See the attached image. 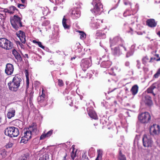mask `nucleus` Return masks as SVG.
I'll return each instance as SVG.
<instances>
[{
    "instance_id": "1",
    "label": "nucleus",
    "mask_w": 160,
    "mask_h": 160,
    "mask_svg": "<svg viewBox=\"0 0 160 160\" xmlns=\"http://www.w3.org/2000/svg\"><path fill=\"white\" fill-rule=\"evenodd\" d=\"M39 131L37 127L36 123H33L30 125L28 128L24 130V138H26L27 140H29L31 139L32 136H36L38 134Z\"/></svg>"
},
{
    "instance_id": "2",
    "label": "nucleus",
    "mask_w": 160,
    "mask_h": 160,
    "mask_svg": "<svg viewBox=\"0 0 160 160\" xmlns=\"http://www.w3.org/2000/svg\"><path fill=\"white\" fill-rule=\"evenodd\" d=\"M22 81L20 75L17 74L15 75L12 81L8 83L9 89L13 92L17 91L20 86Z\"/></svg>"
},
{
    "instance_id": "3",
    "label": "nucleus",
    "mask_w": 160,
    "mask_h": 160,
    "mask_svg": "<svg viewBox=\"0 0 160 160\" xmlns=\"http://www.w3.org/2000/svg\"><path fill=\"white\" fill-rule=\"evenodd\" d=\"M5 135L10 138L17 137L19 134L18 129L14 127H9L4 130Z\"/></svg>"
},
{
    "instance_id": "4",
    "label": "nucleus",
    "mask_w": 160,
    "mask_h": 160,
    "mask_svg": "<svg viewBox=\"0 0 160 160\" xmlns=\"http://www.w3.org/2000/svg\"><path fill=\"white\" fill-rule=\"evenodd\" d=\"M22 19L17 15H15L10 19L11 23L15 30H18L19 27H22Z\"/></svg>"
},
{
    "instance_id": "5",
    "label": "nucleus",
    "mask_w": 160,
    "mask_h": 160,
    "mask_svg": "<svg viewBox=\"0 0 160 160\" xmlns=\"http://www.w3.org/2000/svg\"><path fill=\"white\" fill-rule=\"evenodd\" d=\"M92 4L94 5L93 9L91 10L92 12L97 15L103 10V5L99 0H93Z\"/></svg>"
},
{
    "instance_id": "6",
    "label": "nucleus",
    "mask_w": 160,
    "mask_h": 160,
    "mask_svg": "<svg viewBox=\"0 0 160 160\" xmlns=\"http://www.w3.org/2000/svg\"><path fill=\"white\" fill-rule=\"evenodd\" d=\"M0 47L6 50H9L13 47V44L10 41L5 38H0Z\"/></svg>"
},
{
    "instance_id": "7",
    "label": "nucleus",
    "mask_w": 160,
    "mask_h": 160,
    "mask_svg": "<svg viewBox=\"0 0 160 160\" xmlns=\"http://www.w3.org/2000/svg\"><path fill=\"white\" fill-rule=\"evenodd\" d=\"M138 118L141 123H146L150 121L151 116L149 112H146L139 114L138 115Z\"/></svg>"
},
{
    "instance_id": "8",
    "label": "nucleus",
    "mask_w": 160,
    "mask_h": 160,
    "mask_svg": "<svg viewBox=\"0 0 160 160\" xmlns=\"http://www.w3.org/2000/svg\"><path fill=\"white\" fill-rule=\"evenodd\" d=\"M142 142L144 147H151L153 142L149 136L146 134L143 136Z\"/></svg>"
},
{
    "instance_id": "9",
    "label": "nucleus",
    "mask_w": 160,
    "mask_h": 160,
    "mask_svg": "<svg viewBox=\"0 0 160 160\" xmlns=\"http://www.w3.org/2000/svg\"><path fill=\"white\" fill-rule=\"evenodd\" d=\"M160 132V127L158 125L154 124L150 128V133L151 135H158L159 134Z\"/></svg>"
},
{
    "instance_id": "10",
    "label": "nucleus",
    "mask_w": 160,
    "mask_h": 160,
    "mask_svg": "<svg viewBox=\"0 0 160 160\" xmlns=\"http://www.w3.org/2000/svg\"><path fill=\"white\" fill-rule=\"evenodd\" d=\"M90 61L87 59H84L82 60L81 63V66L82 70L86 71L90 66Z\"/></svg>"
},
{
    "instance_id": "11",
    "label": "nucleus",
    "mask_w": 160,
    "mask_h": 160,
    "mask_svg": "<svg viewBox=\"0 0 160 160\" xmlns=\"http://www.w3.org/2000/svg\"><path fill=\"white\" fill-rule=\"evenodd\" d=\"M120 47H122V45L120 44L119 46L111 49L112 53L113 55L115 56H119L122 54V49L120 48Z\"/></svg>"
},
{
    "instance_id": "12",
    "label": "nucleus",
    "mask_w": 160,
    "mask_h": 160,
    "mask_svg": "<svg viewBox=\"0 0 160 160\" xmlns=\"http://www.w3.org/2000/svg\"><path fill=\"white\" fill-rule=\"evenodd\" d=\"M71 15V17L73 19H77L80 16V12L78 9H72Z\"/></svg>"
},
{
    "instance_id": "13",
    "label": "nucleus",
    "mask_w": 160,
    "mask_h": 160,
    "mask_svg": "<svg viewBox=\"0 0 160 160\" xmlns=\"http://www.w3.org/2000/svg\"><path fill=\"white\" fill-rule=\"evenodd\" d=\"M14 71L13 66L12 64L8 63L6 65L5 69V73L8 75H10L12 74Z\"/></svg>"
},
{
    "instance_id": "14",
    "label": "nucleus",
    "mask_w": 160,
    "mask_h": 160,
    "mask_svg": "<svg viewBox=\"0 0 160 160\" xmlns=\"http://www.w3.org/2000/svg\"><path fill=\"white\" fill-rule=\"evenodd\" d=\"M87 110L88 115L91 118L94 119H98L96 113L93 110L92 108H88L87 109Z\"/></svg>"
},
{
    "instance_id": "15",
    "label": "nucleus",
    "mask_w": 160,
    "mask_h": 160,
    "mask_svg": "<svg viewBox=\"0 0 160 160\" xmlns=\"http://www.w3.org/2000/svg\"><path fill=\"white\" fill-rule=\"evenodd\" d=\"M17 36L18 37L21 42L25 43L26 42V36L25 33L23 31L20 30L16 33Z\"/></svg>"
},
{
    "instance_id": "16",
    "label": "nucleus",
    "mask_w": 160,
    "mask_h": 160,
    "mask_svg": "<svg viewBox=\"0 0 160 160\" xmlns=\"http://www.w3.org/2000/svg\"><path fill=\"white\" fill-rule=\"evenodd\" d=\"M147 25L149 27L153 28L156 27L157 25V23L153 19H150L147 20L146 21Z\"/></svg>"
},
{
    "instance_id": "17",
    "label": "nucleus",
    "mask_w": 160,
    "mask_h": 160,
    "mask_svg": "<svg viewBox=\"0 0 160 160\" xmlns=\"http://www.w3.org/2000/svg\"><path fill=\"white\" fill-rule=\"evenodd\" d=\"M12 53L18 62H20L22 60V58L20 54L15 49H13L12 51Z\"/></svg>"
},
{
    "instance_id": "18",
    "label": "nucleus",
    "mask_w": 160,
    "mask_h": 160,
    "mask_svg": "<svg viewBox=\"0 0 160 160\" xmlns=\"http://www.w3.org/2000/svg\"><path fill=\"white\" fill-rule=\"evenodd\" d=\"M144 102L148 106H151L152 104V102L151 97L147 95L145 97Z\"/></svg>"
},
{
    "instance_id": "19",
    "label": "nucleus",
    "mask_w": 160,
    "mask_h": 160,
    "mask_svg": "<svg viewBox=\"0 0 160 160\" xmlns=\"http://www.w3.org/2000/svg\"><path fill=\"white\" fill-rule=\"evenodd\" d=\"M15 110L13 108H10L7 113V116L9 119H10L13 117L15 115Z\"/></svg>"
},
{
    "instance_id": "20",
    "label": "nucleus",
    "mask_w": 160,
    "mask_h": 160,
    "mask_svg": "<svg viewBox=\"0 0 160 160\" xmlns=\"http://www.w3.org/2000/svg\"><path fill=\"white\" fill-rule=\"evenodd\" d=\"M156 83H153L150 87L148 88L147 90V92L148 93H152V95L155 96V94L153 92V90L156 88Z\"/></svg>"
},
{
    "instance_id": "21",
    "label": "nucleus",
    "mask_w": 160,
    "mask_h": 160,
    "mask_svg": "<svg viewBox=\"0 0 160 160\" xmlns=\"http://www.w3.org/2000/svg\"><path fill=\"white\" fill-rule=\"evenodd\" d=\"M112 64V62L108 60L107 61H102L101 64L102 67L104 68H108Z\"/></svg>"
},
{
    "instance_id": "22",
    "label": "nucleus",
    "mask_w": 160,
    "mask_h": 160,
    "mask_svg": "<svg viewBox=\"0 0 160 160\" xmlns=\"http://www.w3.org/2000/svg\"><path fill=\"white\" fill-rule=\"evenodd\" d=\"M45 95V94L43 93V89H42V95L38 97V102L39 104H41L44 101Z\"/></svg>"
},
{
    "instance_id": "23",
    "label": "nucleus",
    "mask_w": 160,
    "mask_h": 160,
    "mask_svg": "<svg viewBox=\"0 0 160 160\" xmlns=\"http://www.w3.org/2000/svg\"><path fill=\"white\" fill-rule=\"evenodd\" d=\"M138 87L137 85H135L132 87L131 92L133 95H136L138 92Z\"/></svg>"
},
{
    "instance_id": "24",
    "label": "nucleus",
    "mask_w": 160,
    "mask_h": 160,
    "mask_svg": "<svg viewBox=\"0 0 160 160\" xmlns=\"http://www.w3.org/2000/svg\"><path fill=\"white\" fill-rule=\"evenodd\" d=\"M25 74L26 78V88L27 89L29 86V72L27 70H25Z\"/></svg>"
},
{
    "instance_id": "25",
    "label": "nucleus",
    "mask_w": 160,
    "mask_h": 160,
    "mask_svg": "<svg viewBox=\"0 0 160 160\" xmlns=\"http://www.w3.org/2000/svg\"><path fill=\"white\" fill-rule=\"evenodd\" d=\"M118 160H126V157L124 155L122 152L121 150H119L118 157Z\"/></svg>"
},
{
    "instance_id": "26",
    "label": "nucleus",
    "mask_w": 160,
    "mask_h": 160,
    "mask_svg": "<svg viewBox=\"0 0 160 160\" xmlns=\"http://www.w3.org/2000/svg\"><path fill=\"white\" fill-rule=\"evenodd\" d=\"M67 19L65 18V16H64L62 20V24L65 29H69L70 26L66 23Z\"/></svg>"
},
{
    "instance_id": "27",
    "label": "nucleus",
    "mask_w": 160,
    "mask_h": 160,
    "mask_svg": "<svg viewBox=\"0 0 160 160\" xmlns=\"http://www.w3.org/2000/svg\"><path fill=\"white\" fill-rule=\"evenodd\" d=\"M9 13L10 14H12L14 13V11L16 10L18 11V10L16 7L13 6H11L9 8Z\"/></svg>"
},
{
    "instance_id": "28",
    "label": "nucleus",
    "mask_w": 160,
    "mask_h": 160,
    "mask_svg": "<svg viewBox=\"0 0 160 160\" xmlns=\"http://www.w3.org/2000/svg\"><path fill=\"white\" fill-rule=\"evenodd\" d=\"M30 156L29 153H26L23 155L21 156L19 158V160H26Z\"/></svg>"
},
{
    "instance_id": "29",
    "label": "nucleus",
    "mask_w": 160,
    "mask_h": 160,
    "mask_svg": "<svg viewBox=\"0 0 160 160\" xmlns=\"http://www.w3.org/2000/svg\"><path fill=\"white\" fill-rule=\"evenodd\" d=\"M120 39L118 37H115L111 42V46H113L115 45L116 44L118 43V41H119Z\"/></svg>"
},
{
    "instance_id": "30",
    "label": "nucleus",
    "mask_w": 160,
    "mask_h": 160,
    "mask_svg": "<svg viewBox=\"0 0 160 160\" xmlns=\"http://www.w3.org/2000/svg\"><path fill=\"white\" fill-rule=\"evenodd\" d=\"M77 32H79L80 34V38L81 39H84L86 37V34L83 31H80L79 30H78Z\"/></svg>"
},
{
    "instance_id": "31",
    "label": "nucleus",
    "mask_w": 160,
    "mask_h": 160,
    "mask_svg": "<svg viewBox=\"0 0 160 160\" xmlns=\"http://www.w3.org/2000/svg\"><path fill=\"white\" fill-rule=\"evenodd\" d=\"M0 154L2 158H5L7 155V152L4 149H0Z\"/></svg>"
},
{
    "instance_id": "32",
    "label": "nucleus",
    "mask_w": 160,
    "mask_h": 160,
    "mask_svg": "<svg viewBox=\"0 0 160 160\" xmlns=\"http://www.w3.org/2000/svg\"><path fill=\"white\" fill-rule=\"evenodd\" d=\"M49 159V155L47 153H45L40 157L39 160H47Z\"/></svg>"
},
{
    "instance_id": "33",
    "label": "nucleus",
    "mask_w": 160,
    "mask_h": 160,
    "mask_svg": "<svg viewBox=\"0 0 160 160\" xmlns=\"http://www.w3.org/2000/svg\"><path fill=\"white\" fill-rule=\"evenodd\" d=\"M97 152L98 153V156L95 160H100L99 159L101 158L102 157V150L99 149L98 150Z\"/></svg>"
},
{
    "instance_id": "34",
    "label": "nucleus",
    "mask_w": 160,
    "mask_h": 160,
    "mask_svg": "<svg viewBox=\"0 0 160 160\" xmlns=\"http://www.w3.org/2000/svg\"><path fill=\"white\" fill-rule=\"evenodd\" d=\"M33 42L34 43L37 44L38 45V46L40 47L42 49H44L45 48L42 45V43L40 42L37 41L35 40H33Z\"/></svg>"
},
{
    "instance_id": "35",
    "label": "nucleus",
    "mask_w": 160,
    "mask_h": 160,
    "mask_svg": "<svg viewBox=\"0 0 160 160\" xmlns=\"http://www.w3.org/2000/svg\"><path fill=\"white\" fill-rule=\"evenodd\" d=\"M77 150L74 152L73 151H72L70 155L72 160H74L76 156Z\"/></svg>"
},
{
    "instance_id": "36",
    "label": "nucleus",
    "mask_w": 160,
    "mask_h": 160,
    "mask_svg": "<svg viewBox=\"0 0 160 160\" xmlns=\"http://www.w3.org/2000/svg\"><path fill=\"white\" fill-rule=\"evenodd\" d=\"M160 76V68L158 70L157 72L154 75L153 77L158 78Z\"/></svg>"
},
{
    "instance_id": "37",
    "label": "nucleus",
    "mask_w": 160,
    "mask_h": 160,
    "mask_svg": "<svg viewBox=\"0 0 160 160\" xmlns=\"http://www.w3.org/2000/svg\"><path fill=\"white\" fill-rule=\"evenodd\" d=\"M28 141V140H27L26 138H24V136H22V139L20 141V143H26Z\"/></svg>"
},
{
    "instance_id": "38",
    "label": "nucleus",
    "mask_w": 160,
    "mask_h": 160,
    "mask_svg": "<svg viewBox=\"0 0 160 160\" xmlns=\"http://www.w3.org/2000/svg\"><path fill=\"white\" fill-rule=\"evenodd\" d=\"M58 85L60 87H62L64 85V83L62 79H58Z\"/></svg>"
},
{
    "instance_id": "39",
    "label": "nucleus",
    "mask_w": 160,
    "mask_h": 160,
    "mask_svg": "<svg viewBox=\"0 0 160 160\" xmlns=\"http://www.w3.org/2000/svg\"><path fill=\"white\" fill-rule=\"evenodd\" d=\"M149 60V58L147 56H146L144 57L142 60V63L143 64H145L147 63V62H148Z\"/></svg>"
},
{
    "instance_id": "40",
    "label": "nucleus",
    "mask_w": 160,
    "mask_h": 160,
    "mask_svg": "<svg viewBox=\"0 0 160 160\" xmlns=\"http://www.w3.org/2000/svg\"><path fill=\"white\" fill-rule=\"evenodd\" d=\"M53 130L51 129L47 133H45L46 136L47 137H48L50 136L53 133Z\"/></svg>"
},
{
    "instance_id": "41",
    "label": "nucleus",
    "mask_w": 160,
    "mask_h": 160,
    "mask_svg": "<svg viewBox=\"0 0 160 160\" xmlns=\"http://www.w3.org/2000/svg\"><path fill=\"white\" fill-rule=\"evenodd\" d=\"M13 145V144L11 142H9L6 146V148H12Z\"/></svg>"
},
{
    "instance_id": "42",
    "label": "nucleus",
    "mask_w": 160,
    "mask_h": 160,
    "mask_svg": "<svg viewBox=\"0 0 160 160\" xmlns=\"http://www.w3.org/2000/svg\"><path fill=\"white\" fill-rule=\"evenodd\" d=\"M46 138H47L45 133H42L40 136V140H43Z\"/></svg>"
},
{
    "instance_id": "43",
    "label": "nucleus",
    "mask_w": 160,
    "mask_h": 160,
    "mask_svg": "<svg viewBox=\"0 0 160 160\" xmlns=\"http://www.w3.org/2000/svg\"><path fill=\"white\" fill-rule=\"evenodd\" d=\"M96 35L97 36L101 37L104 35V33H102L100 31H97L96 33Z\"/></svg>"
},
{
    "instance_id": "44",
    "label": "nucleus",
    "mask_w": 160,
    "mask_h": 160,
    "mask_svg": "<svg viewBox=\"0 0 160 160\" xmlns=\"http://www.w3.org/2000/svg\"><path fill=\"white\" fill-rule=\"evenodd\" d=\"M33 92H31L29 94V100L30 101H31L32 99V98L33 97Z\"/></svg>"
},
{
    "instance_id": "45",
    "label": "nucleus",
    "mask_w": 160,
    "mask_h": 160,
    "mask_svg": "<svg viewBox=\"0 0 160 160\" xmlns=\"http://www.w3.org/2000/svg\"><path fill=\"white\" fill-rule=\"evenodd\" d=\"M50 23V21L48 20H46L43 23L42 25L43 26H46L48 25Z\"/></svg>"
},
{
    "instance_id": "46",
    "label": "nucleus",
    "mask_w": 160,
    "mask_h": 160,
    "mask_svg": "<svg viewBox=\"0 0 160 160\" xmlns=\"http://www.w3.org/2000/svg\"><path fill=\"white\" fill-rule=\"evenodd\" d=\"M25 5L24 4H18V7L20 8H24Z\"/></svg>"
},
{
    "instance_id": "47",
    "label": "nucleus",
    "mask_w": 160,
    "mask_h": 160,
    "mask_svg": "<svg viewBox=\"0 0 160 160\" xmlns=\"http://www.w3.org/2000/svg\"><path fill=\"white\" fill-rule=\"evenodd\" d=\"M133 54V52L132 51L128 52L127 53V57H129L130 56L132 55Z\"/></svg>"
},
{
    "instance_id": "48",
    "label": "nucleus",
    "mask_w": 160,
    "mask_h": 160,
    "mask_svg": "<svg viewBox=\"0 0 160 160\" xmlns=\"http://www.w3.org/2000/svg\"><path fill=\"white\" fill-rule=\"evenodd\" d=\"M16 43L17 45H19V46L21 48H22V46H23V44L22 43H21L19 41H17L16 42Z\"/></svg>"
},
{
    "instance_id": "49",
    "label": "nucleus",
    "mask_w": 160,
    "mask_h": 160,
    "mask_svg": "<svg viewBox=\"0 0 160 160\" xmlns=\"http://www.w3.org/2000/svg\"><path fill=\"white\" fill-rule=\"evenodd\" d=\"M129 11L128 10L126 11L124 13L123 15L125 17H126L127 16H129V15H128L127 14L129 13Z\"/></svg>"
},
{
    "instance_id": "50",
    "label": "nucleus",
    "mask_w": 160,
    "mask_h": 160,
    "mask_svg": "<svg viewBox=\"0 0 160 160\" xmlns=\"http://www.w3.org/2000/svg\"><path fill=\"white\" fill-rule=\"evenodd\" d=\"M154 55L157 58H158L156 59V61H160V57H159V55L158 54H156Z\"/></svg>"
},
{
    "instance_id": "51",
    "label": "nucleus",
    "mask_w": 160,
    "mask_h": 160,
    "mask_svg": "<svg viewBox=\"0 0 160 160\" xmlns=\"http://www.w3.org/2000/svg\"><path fill=\"white\" fill-rule=\"evenodd\" d=\"M82 160L85 158H88L87 157V155H86L85 154V153H84V154H83L82 155Z\"/></svg>"
},
{
    "instance_id": "52",
    "label": "nucleus",
    "mask_w": 160,
    "mask_h": 160,
    "mask_svg": "<svg viewBox=\"0 0 160 160\" xmlns=\"http://www.w3.org/2000/svg\"><path fill=\"white\" fill-rule=\"evenodd\" d=\"M135 19V17L134 16H133V17H132L131 20V23L133 22H134Z\"/></svg>"
},
{
    "instance_id": "53",
    "label": "nucleus",
    "mask_w": 160,
    "mask_h": 160,
    "mask_svg": "<svg viewBox=\"0 0 160 160\" xmlns=\"http://www.w3.org/2000/svg\"><path fill=\"white\" fill-rule=\"evenodd\" d=\"M3 12H5V13L7 12V13H9V9L4 8L3 10Z\"/></svg>"
},
{
    "instance_id": "54",
    "label": "nucleus",
    "mask_w": 160,
    "mask_h": 160,
    "mask_svg": "<svg viewBox=\"0 0 160 160\" xmlns=\"http://www.w3.org/2000/svg\"><path fill=\"white\" fill-rule=\"evenodd\" d=\"M67 156V153L66 152H65L62 160H66V158Z\"/></svg>"
},
{
    "instance_id": "55",
    "label": "nucleus",
    "mask_w": 160,
    "mask_h": 160,
    "mask_svg": "<svg viewBox=\"0 0 160 160\" xmlns=\"http://www.w3.org/2000/svg\"><path fill=\"white\" fill-rule=\"evenodd\" d=\"M156 60V58H150V60L149 61V62H152V60Z\"/></svg>"
},
{
    "instance_id": "56",
    "label": "nucleus",
    "mask_w": 160,
    "mask_h": 160,
    "mask_svg": "<svg viewBox=\"0 0 160 160\" xmlns=\"http://www.w3.org/2000/svg\"><path fill=\"white\" fill-rule=\"evenodd\" d=\"M130 65V63L128 62H126V63H125V65L126 66H129Z\"/></svg>"
},
{
    "instance_id": "57",
    "label": "nucleus",
    "mask_w": 160,
    "mask_h": 160,
    "mask_svg": "<svg viewBox=\"0 0 160 160\" xmlns=\"http://www.w3.org/2000/svg\"><path fill=\"white\" fill-rule=\"evenodd\" d=\"M75 145H73L72 146V151H73L74 152V150H75Z\"/></svg>"
},
{
    "instance_id": "58",
    "label": "nucleus",
    "mask_w": 160,
    "mask_h": 160,
    "mask_svg": "<svg viewBox=\"0 0 160 160\" xmlns=\"http://www.w3.org/2000/svg\"><path fill=\"white\" fill-rule=\"evenodd\" d=\"M157 34L160 38V31L158 32Z\"/></svg>"
},
{
    "instance_id": "59",
    "label": "nucleus",
    "mask_w": 160,
    "mask_h": 160,
    "mask_svg": "<svg viewBox=\"0 0 160 160\" xmlns=\"http://www.w3.org/2000/svg\"><path fill=\"white\" fill-rule=\"evenodd\" d=\"M24 56L25 58H29L28 55L27 54H25L24 55Z\"/></svg>"
},
{
    "instance_id": "60",
    "label": "nucleus",
    "mask_w": 160,
    "mask_h": 160,
    "mask_svg": "<svg viewBox=\"0 0 160 160\" xmlns=\"http://www.w3.org/2000/svg\"><path fill=\"white\" fill-rule=\"evenodd\" d=\"M57 7H55L53 8V9L54 11H56L57 10Z\"/></svg>"
},
{
    "instance_id": "61",
    "label": "nucleus",
    "mask_w": 160,
    "mask_h": 160,
    "mask_svg": "<svg viewBox=\"0 0 160 160\" xmlns=\"http://www.w3.org/2000/svg\"><path fill=\"white\" fill-rule=\"evenodd\" d=\"M22 3H25L26 0H21Z\"/></svg>"
},
{
    "instance_id": "62",
    "label": "nucleus",
    "mask_w": 160,
    "mask_h": 160,
    "mask_svg": "<svg viewBox=\"0 0 160 160\" xmlns=\"http://www.w3.org/2000/svg\"><path fill=\"white\" fill-rule=\"evenodd\" d=\"M116 89V88H114V89H113L112 90H111V91L108 92V93H109L110 92H112L113 90H115V89Z\"/></svg>"
},
{
    "instance_id": "63",
    "label": "nucleus",
    "mask_w": 160,
    "mask_h": 160,
    "mask_svg": "<svg viewBox=\"0 0 160 160\" xmlns=\"http://www.w3.org/2000/svg\"><path fill=\"white\" fill-rule=\"evenodd\" d=\"M82 160H89V159L88 158H87L83 159Z\"/></svg>"
},
{
    "instance_id": "64",
    "label": "nucleus",
    "mask_w": 160,
    "mask_h": 160,
    "mask_svg": "<svg viewBox=\"0 0 160 160\" xmlns=\"http://www.w3.org/2000/svg\"><path fill=\"white\" fill-rule=\"evenodd\" d=\"M124 4L125 5H127V4H128V3H127L126 2H124Z\"/></svg>"
}]
</instances>
